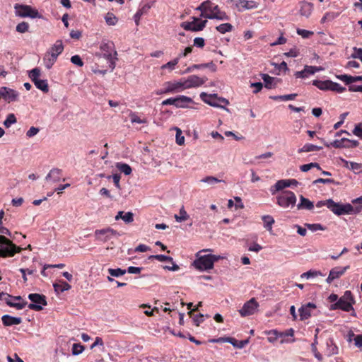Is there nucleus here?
Segmentation results:
<instances>
[{"mask_svg":"<svg viewBox=\"0 0 362 362\" xmlns=\"http://www.w3.org/2000/svg\"><path fill=\"white\" fill-rule=\"evenodd\" d=\"M14 8L16 15L23 18L30 17L35 18L39 16L38 11L33 9L30 6L16 4Z\"/></svg>","mask_w":362,"mask_h":362,"instance_id":"nucleus-12","label":"nucleus"},{"mask_svg":"<svg viewBox=\"0 0 362 362\" xmlns=\"http://www.w3.org/2000/svg\"><path fill=\"white\" fill-rule=\"evenodd\" d=\"M98 346H99V352H105L103 340L99 337H95L94 341L92 343V353L97 352Z\"/></svg>","mask_w":362,"mask_h":362,"instance_id":"nucleus-33","label":"nucleus"},{"mask_svg":"<svg viewBox=\"0 0 362 362\" xmlns=\"http://www.w3.org/2000/svg\"><path fill=\"white\" fill-rule=\"evenodd\" d=\"M353 134L362 139V123H359L355 126Z\"/></svg>","mask_w":362,"mask_h":362,"instance_id":"nucleus-63","label":"nucleus"},{"mask_svg":"<svg viewBox=\"0 0 362 362\" xmlns=\"http://www.w3.org/2000/svg\"><path fill=\"white\" fill-rule=\"evenodd\" d=\"M236 6L244 9H252L257 8L258 3L255 1L239 0L236 2Z\"/></svg>","mask_w":362,"mask_h":362,"instance_id":"nucleus-32","label":"nucleus"},{"mask_svg":"<svg viewBox=\"0 0 362 362\" xmlns=\"http://www.w3.org/2000/svg\"><path fill=\"white\" fill-rule=\"evenodd\" d=\"M313 85L322 90H331L340 93L346 90V88L330 80H314L313 81Z\"/></svg>","mask_w":362,"mask_h":362,"instance_id":"nucleus-7","label":"nucleus"},{"mask_svg":"<svg viewBox=\"0 0 362 362\" xmlns=\"http://www.w3.org/2000/svg\"><path fill=\"white\" fill-rule=\"evenodd\" d=\"M0 245L1 257H13L22 250L21 247L16 245L4 235H0Z\"/></svg>","mask_w":362,"mask_h":362,"instance_id":"nucleus-2","label":"nucleus"},{"mask_svg":"<svg viewBox=\"0 0 362 362\" xmlns=\"http://www.w3.org/2000/svg\"><path fill=\"white\" fill-rule=\"evenodd\" d=\"M132 123L145 124L147 122L146 119H141L136 112H131L129 114Z\"/></svg>","mask_w":362,"mask_h":362,"instance_id":"nucleus-51","label":"nucleus"},{"mask_svg":"<svg viewBox=\"0 0 362 362\" xmlns=\"http://www.w3.org/2000/svg\"><path fill=\"white\" fill-rule=\"evenodd\" d=\"M71 62L76 66H83V62L81 59V58L78 55H74L71 57Z\"/></svg>","mask_w":362,"mask_h":362,"instance_id":"nucleus-61","label":"nucleus"},{"mask_svg":"<svg viewBox=\"0 0 362 362\" xmlns=\"http://www.w3.org/2000/svg\"><path fill=\"white\" fill-rule=\"evenodd\" d=\"M306 227L311 230L312 231H316V230H324L325 228L320 223H307L305 224Z\"/></svg>","mask_w":362,"mask_h":362,"instance_id":"nucleus-57","label":"nucleus"},{"mask_svg":"<svg viewBox=\"0 0 362 362\" xmlns=\"http://www.w3.org/2000/svg\"><path fill=\"white\" fill-rule=\"evenodd\" d=\"M354 300L352 293L350 291H346L344 295L339 298V300L334 304L331 305L330 310H342L346 312H349L354 310L353 304Z\"/></svg>","mask_w":362,"mask_h":362,"instance_id":"nucleus-3","label":"nucleus"},{"mask_svg":"<svg viewBox=\"0 0 362 362\" xmlns=\"http://www.w3.org/2000/svg\"><path fill=\"white\" fill-rule=\"evenodd\" d=\"M207 23L206 20L201 21L199 18L193 17L192 22H183L181 26L186 30H202Z\"/></svg>","mask_w":362,"mask_h":362,"instance_id":"nucleus-15","label":"nucleus"},{"mask_svg":"<svg viewBox=\"0 0 362 362\" xmlns=\"http://www.w3.org/2000/svg\"><path fill=\"white\" fill-rule=\"evenodd\" d=\"M28 76L37 88L44 93H47L49 91L47 81L40 78L41 76V69H31L28 73Z\"/></svg>","mask_w":362,"mask_h":362,"instance_id":"nucleus-9","label":"nucleus"},{"mask_svg":"<svg viewBox=\"0 0 362 362\" xmlns=\"http://www.w3.org/2000/svg\"><path fill=\"white\" fill-rule=\"evenodd\" d=\"M327 208L338 216L355 213L354 207L350 204H341L336 203L332 199H327Z\"/></svg>","mask_w":362,"mask_h":362,"instance_id":"nucleus-5","label":"nucleus"},{"mask_svg":"<svg viewBox=\"0 0 362 362\" xmlns=\"http://www.w3.org/2000/svg\"><path fill=\"white\" fill-rule=\"evenodd\" d=\"M117 168L126 175H129L132 173L131 167L126 163H117Z\"/></svg>","mask_w":362,"mask_h":362,"instance_id":"nucleus-52","label":"nucleus"},{"mask_svg":"<svg viewBox=\"0 0 362 362\" xmlns=\"http://www.w3.org/2000/svg\"><path fill=\"white\" fill-rule=\"evenodd\" d=\"M336 77L339 80L342 81L346 85H351V76L347 74H339L336 75Z\"/></svg>","mask_w":362,"mask_h":362,"instance_id":"nucleus-60","label":"nucleus"},{"mask_svg":"<svg viewBox=\"0 0 362 362\" xmlns=\"http://www.w3.org/2000/svg\"><path fill=\"white\" fill-rule=\"evenodd\" d=\"M206 18L209 19H218L221 21H228L229 20L228 16L226 13V12L220 10L218 5H215L213 6V11L210 15L206 16Z\"/></svg>","mask_w":362,"mask_h":362,"instance_id":"nucleus-21","label":"nucleus"},{"mask_svg":"<svg viewBox=\"0 0 362 362\" xmlns=\"http://www.w3.org/2000/svg\"><path fill=\"white\" fill-rule=\"evenodd\" d=\"M11 298H13L12 296L5 293V296H4L2 300H4L10 307L15 308L18 310L23 309L27 305L26 301H23V303H13L11 301Z\"/></svg>","mask_w":362,"mask_h":362,"instance_id":"nucleus-28","label":"nucleus"},{"mask_svg":"<svg viewBox=\"0 0 362 362\" xmlns=\"http://www.w3.org/2000/svg\"><path fill=\"white\" fill-rule=\"evenodd\" d=\"M347 167L356 173H359L362 171V164L361 163L350 162L349 165Z\"/></svg>","mask_w":362,"mask_h":362,"instance_id":"nucleus-53","label":"nucleus"},{"mask_svg":"<svg viewBox=\"0 0 362 362\" xmlns=\"http://www.w3.org/2000/svg\"><path fill=\"white\" fill-rule=\"evenodd\" d=\"M347 141H349L348 139L343 138L341 139H336L331 142L330 144H327L325 142V145L327 147L332 146L336 148H350V144H347Z\"/></svg>","mask_w":362,"mask_h":362,"instance_id":"nucleus-29","label":"nucleus"},{"mask_svg":"<svg viewBox=\"0 0 362 362\" xmlns=\"http://www.w3.org/2000/svg\"><path fill=\"white\" fill-rule=\"evenodd\" d=\"M185 137L182 135V131L179 128H176V143L181 146L184 144Z\"/></svg>","mask_w":362,"mask_h":362,"instance_id":"nucleus-56","label":"nucleus"},{"mask_svg":"<svg viewBox=\"0 0 362 362\" xmlns=\"http://www.w3.org/2000/svg\"><path fill=\"white\" fill-rule=\"evenodd\" d=\"M276 204L284 209L291 207V209L296 206V196L292 191L285 190L276 195Z\"/></svg>","mask_w":362,"mask_h":362,"instance_id":"nucleus-4","label":"nucleus"},{"mask_svg":"<svg viewBox=\"0 0 362 362\" xmlns=\"http://www.w3.org/2000/svg\"><path fill=\"white\" fill-rule=\"evenodd\" d=\"M121 218L125 223H132L134 221V214L132 212H127L124 214L123 216H121Z\"/></svg>","mask_w":362,"mask_h":362,"instance_id":"nucleus-62","label":"nucleus"},{"mask_svg":"<svg viewBox=\"0 0 362 362\" xmlns=\"http://www.w3.org/2000/svg\"><path fill=\"white\" fill-rule=\"evenodd\" d=\"M194 310H189L188 314L190 317L192 318L196 326H199V325L204 321V315L202 314H194Z\"/></svg>","mask_w":362,"mask_h":362,"instance_id":"nucleus-42","label":"nucleus"},{"mask_svg":"<svg viewBox=\"0 0 362 362\" xmlns=\"http://www.w3.org/2000/svg\"><path fill=\"white\" fill-rule=\"evenodd\" d=\"M0 98L10 103L16 101L18 99V93L10 88L3 86L0 88Z\"/></svg>","mask_w":362,"mask_h":362,"instance_id":"nucleus-16","label":"nucleus"},{"mask_svg":"<svg viewBox=\"0 0 362 362\" xmlns=\"http://www.w3.org/2000/svg\"><path fill=\"white\" fill-rule=\"evenodd\" d=\"M317 306L313 303H308L303 305L298 310L300 318L301 320L308 319L311 316V310L316 309Z\"/></svg>","mask_w":362,"mask_h":362,"instance_id":"nucleus-19","label":"nucleus"},{"mask_svg":"<svg viewBox=\"0 0 362 362\" xmlns=\"http://www.w3.org/2000/svg\"><path fill=\"white\" fill-rule=\"evenodd\" d=\"M249 343V339L238 341L235 338H231L230 344L235 348L242 349Z\"/></svg>","mask_w":362,"mask_h":362,"instance_id":"nucleus-46","label":"nucleus"},{"mask_svg":"<svg viewBox=\"0 0 362 362\" xmlns=\"http://www.w3.org/2000/svg\"><path fill=\"white\" fill-rule=\"evenodd\" d=\"M322 148L312 144H306L301 148L298 150V153L317 151L321 150Z\"/></svg>","mask_w":362,"mask_h":362,"instance_id":"nucleus-39","label":"nucleus"},{"mask_svg":"<svg viewBox=\"0 0 362 362\" xmlns=\"http://www.w3.org/2000/svg\"><path fill=\"white\" fill-rule=\"evenodd\" d=\"M262 219L264 222V228L267 230L271 231L272 229V225L274 223V218L269 215H264L262 217Z\"/></svg>","mask_w":362,"mask_h":362,"instance_id":"nucleus-37","label":"nucleus"},{"mask_svg":"<svg viewBox=\"0 0 362 362\" xmlns=\"http://www.w3.org/2000/svg\"><path fill=\"white\" fill-rule=\"evenodd\" d=\"M29 25L26 22H22L17 25L16 31L20 33H24L28 30Z\"/></svg>","mask_w":362,"mask_h":362,"instance_id":"nucleus-55","label":"nucleus"},{"mask_svg":"<svg viewBox=\"0 0 362 362\" xmlns=\"http://www.w3.org/2000/svg\"><path fill=\"white\" fill-rule=\"evenodd\" d=\"M218 259V257L215 255H207L198 258L196 261H194V264L195 267L199 270H208L214 267V262Z\"/></svg>","mask_w":362,"mask_h":362,"instance_id":"nucleus-8","label":"nucleus"},{"mask_svg":"<svg viewBox=\"0 0 362 362\" xmlns=\"http://www.w3.org/2000/svg\"><path fill=\"white\" fill-rule=\"evenodd\" d=\"M4 326L17 325L22 322V319L18 317H13L9 315H4L1 317Z\"/></svg>","mask_w":362,"mask_h":362,"instance_id":"nucleus-26","label":"nucleus"},{"mask_svg":"<svg viewBox=\"0 0 362 362\" xmlns=\"http://www.w3.org/2000/svg\"><path fill=\"white\" fill-rule=\"evenodd\" d=\"M298 95L297 93H292V94H288V95H274L270 96V98L275 101H287V100H294L296 96Z\"/></svg>","mask_w":362,"mask_h":362,"instance_id":"nucleus-36","label":"nucleus"},{"mask_svg":"<svg viewBox=\"0 0 362 362\" xmlns=\"http://www.w3.org/2000/svg\"><path fill=\"white\" fill-rule=\"evenodd\" d=\"M95 240L106 243L111 240L112 238H117L119 236V233L113 230L112 228L107 227L95 231Z\"/></svg>","mask_w":362,"mask_h":362,"instance_id":"nucleus-10","label":"nucleus"},{"mask_svg":"<svg viewBox=\"0 0 362 362\" xmlns=\"http://www.w3.org/2000/svg\"><path fill=\"white\" fill-rule=\"evenodd\" d=\"M262 78L264 81V86L267 89H272L276 87L280 82V79L275 77H272L268 74H261Z\"/></svg>","mask_w":362,"mask_h":362,"instance_id":"nucleus-23","label":"nucleus"},{"mask_svg":"<svg viewBox=\"0 0 362 362\" xmlns=\"http://www.w3.org/2000/svg\"><path fill=\"white\" fill-rule=\"evenodd\" d=\"M296 32L299 35L302 36V37H303V38H308L311 35H313V31H310V30H304V29L298 28Z\"/></svg>","mask_w":362,"mask_h":362,"instance_id":"nucleus-58","label":"nucleus"},{"mask_svg":"<svg viewBox=\"0 0 362 362\" xmlns=\"http://www.w3.org/2000/svg\"><path fill=\"white\" fill-rule=\"evenodd\" d=\"M62 170L59 168H52L45 177V180L54 183L58 182L61 180Z\"/></svg>","mask_w":362,"mask_h":362,"instance_id":"nucleus-25","label":"nucleus"},{"mask_svg":"<svg viewBox=\"0 0 362 362\" xmlns=\"http://www.w3.org/2000/svg\"><path fill=\"white\" fill-rule=\"evenodd\" d=\"M105 20L108 25H115L117 24L118 19L112 13H107L105 16Z\"/></svg>","mask_w":362,"mask_h":362,"instance_id":"nucleus-44","label":"nucleus"},{"mask_svg":"<svg viewBox=\"0 0 362 362\" xmlns=\"http://www.w3.org/2000/svg\"><path fill=\"white\" fill-rule=\"evenodd\" d=\"M259 308V303L255 298H252L248 301L245 302L240 310L239 313L241 317H247L254 315Z\"/></svg>","mask_w":362,"mask_h":362,"instance_id":"nucleus-13","label":"nucleus"},{"mask_svg":"<svg viewBox=\"0 0 362 362\" xmlns=\"http://www.w3.org/2000/svg\"><path fill=\"white\" fill-rule=\"evenodd\" d=\"M28 299L30 300L33 303L28 305V308L30 310L40 311L43 309L42 305H47L46 297L44 295L38 293H30L28 295Z\"/></svg>","mask_w":362,"mask_h":362,"instance_id":"nucleus-11","label":"nucleus"},{"mask_svg":"<svg viewBox=\"0 0 362 362\" xmlns=\"http://www.w3.org/2000/svg\"><path fill=\"white\" fill-rule=\"evenodd\" d=\"M201 99L205 103L213 107H222L221 104L217 103L216 94H207L202 93L200 94Z\"/></svg>","mask_w":362,"mask_h":362,"instance_id":"nucleus-22","label":"nucleus"},{"mask_svg":"<svg viewBox=\"0 0 362 362\" xmlns=\"http://www.w3.org/2000/svg\"><path fill=\"white\" fill-rule=\"evenodd\" d=\"M57 57H56L53 54H49V52L45 54L44 57V61L45 62V66L47 68H51L52 66L54 64V62L56 61Z\"/></svg>","mask_w":362,"mask_h":362,"instance_id":"nucleus-41","label":"nucleus"},{"mask_svg":"<svg viewBox=\"0 0 362 362\" xmlns=\"http://www.w3.org/2000/svg\"><path fill=\"white\" fill-rule=\"evenodd\" d=\"M185 90L184 79L168 81L163 84V87L157 92V94L175 93Z\"/></svg>","mask_w":362,"mask_h":362,"instance_id":"nucleus-6","label":"nucleus"},{"mask_svg":"<svg viewBox=\"0 0 362 362\" xmlns=\"http://www.w3.org/2000/svg\"><path fill=\"white\" fill-rule=\"evenodd\" d=\"M17 122V119H16V117L15 116L14 114L13 113H11V114H8L6 119H5V121L4 122V125L6 127V128H8L10 127L12 124L16 123Z\"/></svg>","mask_w":362,"mask_h":362,"instance_id":"nucleus-48","label":"nucleus"},{"mask_svg":"<svg viewBox=\"0 0 362 362\" xmlns=\"http://www.w3.org/2000/svg\"><path fill=\"white\" fill-rule=\"evenodd\" d=\"M183 79L185 89L201 86L208 80L206 76L200 77L197 75H190Z\"/></svg>","mask_w":362,"mask_h":362,"instance_id":"nucleus-14","label":"nucleus"},{"mask_svg":"<svg viewBox=\"0 0 362 362\" xmlns=\"http://www.w3.org/2000/svg\"><path fill=\"white\" fill-rule=\"evenodd\" d=\"M53 286L56 292H64L71 288V286L64 281H60L59 283L54 284Z\"/></svg>","mask_w":362,"mask_h":362,"instance_id":"nucleus-35","label":"nucleus"},{"mask_svg":"<svg viewBox=\"0 0 362 362\" xmlns=\"http://www.w3.org/2000/svg\"><path fill=\"white\" fill-rule=\"evenodd\" d=\"M84 350V346L81 344L75 343L73 344L71 352L74 356L78 355Z\"/></svg>","mask_w":362,"mask_h":362,"instance_id":"nucleus-54","label":"nucleus"},{"mask_svg":"<svg viewBox=\"0 0 362 362\" xmlns=\"http://www.w3.org/2000/svg\"><path fill=\"white\" fill-rule=\"evenodd\" d=\"M214 4L209 0L202 2L196 9L201 11V17L206 18V16L210 15L213 11Z\"/></svg>","mask_w":362,"mask_h":362,"instance_id":"nucleus-20","label":"nucleus"},{"mask_svg":"<svg viewBox=\"0 0 362 362\" xmlns=\"http://www.w3.org/2000/svg\"><path fill=\"white\" fill-rule=\"evenodd\" d=\"M349 268V265H347L344 267H336L332 269L329 272L328 277L326 279V281L328 284L332 283L334 279H339L343 276Z\"/></svg>","mask_w":362,"mask_h":362,"instance_id":"nucleus-18","label":"nucleus"},{"mask_svg":"<svg viewBox=\"0 0 362 362\" xmlns=\"http://www.w3.org/2000/svg\"><path fill=\"white\" fill-rule=\"evenodd\" d=\"M314 208L313 203L303 196L300 197V203L297 204V209L312 210Z\"/></svg>","mask_w":362,"mask_h":362,"instance_id":"nucleus-31","label":"nucleus"},{"mask_svg":"<svg viewBox=\"0 0 362 362\" xmlns=\"http://www.w3.org/2000/svg\"><path fill=\"white\" fill-rule=\"evenodd\" d=\"M320 69H302L300 71H297L295 74V76L296 78H306L310 75H313L316 71H320Z\"/></svg>","mask_w":362,"mask_h":362,"instance_id":"nucleus-38","label":"nucleus"},{"mask_svg":"<svg viewBox=\"0 0 362 362\" xmlns=\"http://www.w3.org/2000/svg\"><path fill=\"white\" fill-rule=\"evenodd\" d=\"M313 8V4L307 1H300L299 3V13L300 16L308 18Z\"/></svg>","mask_w":362,"mask_h":362,"instance_id":"nucleus-24","label":"nucleus"},{"mask_svg":"<svg viewBox=\"0 0 362 362\" xmlns=\"http://www.w3.org/2000/svg\"><path fill=\"white\" fill-rule=\"evenodd\" d=\"M100 52L99 54L95 53L96 56H103L108 64L110 68H115V61L117 60L116 57L117 52L115 49L114 43L111 41L102 42L100 45Z\"/></svg>","mask_w":362,"mask_h":362,"instance_id":"nucleus-1","label":"nucleus"},{"mask_svg":"<svg viewBox=\"0 0 362 362\" xmlns=\"http://www.w3.org/2000/svg\"><path fill=\"white\" fill-rule=\"evenodd\" d=\"M64 46L62 40H57L55 43L52 46L49 52L53 54L56 57H58L59 54L63 52Z\"/></svg>","mask_w":362,"mask_h":362,"instance_id":"nucleus-34","label":"nucleus"},{"mask_svg":"<svg viewBox=\"0 0 362 362\" xmlns=\"http://www.w3.org/2000/svg\"><path fill=\"white\" fill-rule=\"evenodd\" d=\"M202 182H206L211 185L218 183L221 182V180H218V178L213 177V176H207L202 180Z\"/></svg>","mask_w":362,"mask_h":362,"instance_id":"nucleus-59","label":"nucleus"},{"mask_svg":"<svg viewBox=\"0 0 362 362\" xmlns=\"http://www.w3.org/2000/svg\"><path fill=\"white\" fill-rule=\"evenodd\" d=\"M233 25L228 23L221 24L216 27V30L222 34L231 31Z\"/></svg>","mask_w":362,"mask_h":362,"instance_id":"nucleus-50","label":"nucleus"},{"mask_svg":"<svg viewBox=\"0 0 362 362\" xmlns=\"http://www.w3.org/2000/svg\"><path fill=\"white\" fill-rule=\"evenodd\" d=\"M150 259H156L160 262H173V259L171 257L165 256L163 255H155L149 257Z\"/></svg>","mask_w":362,"mask_h":362,"instance_id":"nucleus-49","label":"nucleus"},{"mask_svg":"<svg viewBox=\"0 0 362 362\" xmlns=\"http://www.w3.org/2000/svg\"><path fill=\"white\" fill-rule=\"evenodd\" d=\"M192 102V99L189 97L185 95H179L176 97L175 107L178 108H185L187 107L188 103Z\"/></svg>","mask_w":362,"mask_h":362,"instance_id":"nucleus-30","label":"nucleus"},{"mask_svg":"<svg viewBox=\"0 0 362 362\" xmlns=\"http://www.w3.org/2000/svg\"><path fill=\"white\" fill-rule=\"evenodd\" d=\"M108 273L111 276L119 277L126 274L127 271L120 268L117 269H108Z\"/></svg>","mask_w":362,"mask_h":362,"instance_id":"nucleus-47","label":"nucleus"},{"mask_svg":"<svg viewBox=\"0 0 362 362\" xmlns=\"http://www.w3.org/2000/svg\"><path fill=\"white\" fill-rule=\"evenodd\" d=\"M268 335L267 340L271 343H274L279 337H282V333H279L276 329L266 332Z\"/></svg>","mask_w":362,"mask_h":362,"instance_id":"nucleus-40","label":"nucleus"},{"mask_svg":"<svg viewBox=\"0 0 362 362\" xmlns=\"http://www.w3.org/2000/svg\"><path fill=\"white\" fill-rule=\"evenodd\" d=\"M325 352L327 356H331L338 353V347L336 346L332 338H328L326 340V349L325 350Z\"/></svg>","mask_w":362,"mask_h":362,"instance_id":"nucleus-27","label":"nucleus"},{"mask_svg":"<svg viewBox=\"0 0 362 362\" xmlns=\"http://www.w3.org/2000/svg\"><path fill=\"white\" fill-rule=\"evenodd\" d=\"M288 57H296L299 55V51L296 47L291 49L288 52L284 54Z\"/></svg>","mask_w":362,"mask_h":362,"instance_id":"nucleus-64","label":"nucleus"},{"mask_svg":"<svg viewBox=\"0 0 362 362\" xmlns=\"http://www.w3.org/2000/svg\"><path fill=\"white\" fill-rule=\"evenodd\" d=\"M291 182H294L295 185H298V182L295 179L291 180H280L277 181L275 185L272 186L269 189L270 192L272 195L276 194L277 192L283 190L284 189L291 186Z\"/></svg>","mask_w":362,"mask_h":362,"instance_id":"nucleus-17","label":"nucleus"},{"mask_svg":"<svg viewBox=\"0 0 362 362\" xmlns=\"http://www.w3.org/2000/svg\"><path fill=\"white\" fill-rule=\"evenodd\" d=\"M318 276H323L322 273L320 271H316V270H309L307 272L303 273L300 275L301 278H312V277H316Z\"/></svg>","mask_w":362,"mask_h":362,"instance_id":"nucleus-45","label":"nucleus"},{"mask_svg":"<svg viewBox=\"0 0 362 362\" xmlns=\"http://www.w3.org/2000/svg\"><path fill=\"white\" fill-rule=\"evenodd\" d=\"M174 218L177 222H182L187 221L189 218V215L185 211L184 206H182V208L180 209V215L175 214Z\"/></svg>","mask_w":362,"mask_h":362,"instance_id":"nucleus-43","label":"nucleus"}]
</instances>
